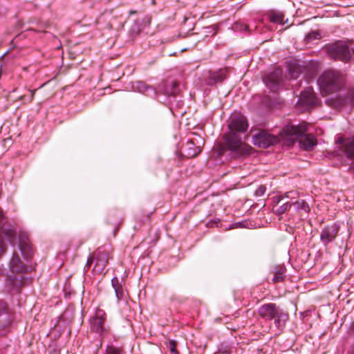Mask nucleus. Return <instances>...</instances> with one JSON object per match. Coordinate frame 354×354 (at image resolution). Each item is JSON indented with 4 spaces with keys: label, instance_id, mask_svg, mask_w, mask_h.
Masks as SVG:
<instances>
[{
    "label": "nucleus",
    "instance_id": "nucleus-1",
    "mask_svg": "<svg viewBox=\"0 0 354 354\" xmlns=\"http://www.w3.org/2000/svg\"><path fill=\"white\" fill-rule=\"evenodd\" d=\"M248 122L246 118L240 113H234L229 120V132L223 136L225 147L232 158H243L249 155L252 147L245 143L240 133L247 131Z\"/></svg>",
    "mask_w": 354,
    "mask_h": 354
},
{
    "label": "nucleus",
    "instance_id": "nucleus-2",
    "mask_svg": "<svg viewBox=\"0 0 354 354\" xmlns=\"http://www.w3.org/2000/svg\"><path fill=\"white\" fill-rule=\"evenodd\" d=\"M307 127L306 123H301L298 126L288 125L282 129L280 136L288 145H292L295 140H298L302 149L310 151L317 144V140L312 134L306 133Z\"/></svg>",
    "mask_w": 354,
    "mask_h": 354
},
{
    "label": "nucleus",
    "instance_id": "nucleus-3",
    "mask_svg": "<svg viewBox=\"0 0 354 354\" xmlns=\"http://www.w3.org/2000/svg\"><path fill=\"white\" fill-rule=\"evenodd\" d=\"M318 84L321 93L327 95L339 91L344 86V77L338 71L328 70L325 71L318 79Z\"/></svg>",
    "mask_w": 354,
    "mask_h": 354
},
{
    "label": "nucleus",
    "instance_id": "nucleus-4",
    "mask_svg": "<svg viewBox=\"0 0 354 354\" xmlns=\"http://www.w3.org/2000/svg\"><path fill=\"white\" fill-rule=\"evenodd\" d=\"M258 313L260 317L266 321L274 319L275 325L279 328L284 326V322L288 319V315L283 313L282 310L273 303L262 305L258 309Z\"/></svg>",
    "mask_w": 354,
    "mask_h": 354
},
{
    "label": "nucleus",
    "instance_id": "nucleus-5",
    "mask_svg": "<svg viewBox=\"0 0 354 354\" xmlns=\"http://www.w3.org/2000/svg\"><path fill=\"white\" fill-rule=\"evenodd\" d=\"M328 55L334 60L344 62H348L351 58V52L348 46L342 41H336L325 47Z\"/></svg>",
    "mask_w": 354,
    "mask_h": 354
},
{
    "label": "nucleus",
    "instance_id": "nucleus-6",
    "mask_svg": "<svg viewBox=\"0 0 354 354\" xmlns=\"http://www.w3.org/2000/svg\"><path fill=\"white\" fill-rule=\"evenodd\" d=\"M282 130L280 131L281 132ZM279 133V136H273L266 131H261L253 136V144L259 147L267 148L270 145H274L282 139Z\"/></svg>",
    "mask_w": 354,
    "mask_h": 354
},
{
    "label": "nucleus",
    "instance_id": "nucleus-7",
    "mask_svg": "<svg viewBox=\"0 0 354 354\" xmlns=\"http://www.w3.org/2000/svg\"><path fill=\"white\" fill-rule=\"evenodd\" d=\"M94 261H95L93 271L96 274H102L109 263V252L98 249L93 254Z\"/></svg>",
    "mask_w": 354,
    "mask_h": 354
},
{
    "label": "nucleus",
    "instance_id": "nucleus-8",
    "mask_svg": "<svg viewBox=\"0 0 354 354\" xmlns=\"http://www.w3.org/2000/svg\"><path fill=\"white\" fill-rule=\"evenodd\" d=\"M283 71L281 68H275L272 72L268 74L263 79L266 86L271 91H276L282 81Z\"/></svg>",
    "mask_w": 354,
    "mask_h": 354
},
{
    "label": "nucleus",
    "instance_id": "nucleus-9",
    "mask_svg": "<svg viewBox=\"0 0 354 354\" xmlns=\"http://www.w3.org/2000/svg\"><path fill=\"white\" fill-rule=\"evenodd\" d=\"M19 247L25 259L29 260L32 257L34 250L25 232H19Z\"/></svg>",
    "mask_w": 354,
    "mask_h": 354
},
{
    "label": "nucleus",
    "instance_id": "nucleus-10",
    "mask_svg": "<svg viewBox=\"0 0 354 354\" xmlns=\"http://www.w3.org/2000/svg\"><path fill=\"white\" fill-rule=\"evenodd\" d=\"M339 232V227L335 225L324 227L320 233V240L326 246L329 243L333 241Z\"/></svg>",
    "mask_w": 354,
    "mask_h": 354
},
{
    "label": "nucleus",
    "instance_id": "nucleus-11",
    "mask_svg": "<svg viewBox=\"0 0 354 354\" xmlns=\"http://www.w3.org/2000/svg\"><path fill=\"white\" fill-rule=\"evenodd\" d=\"M299 100L303 105L308 108L314 107L318 104V99L315 96L312 87H308L301 92Z\"/></svg>",
    "mask_w": 354,
    "mask_h": 354
},
{
    "label": "nucleus",
    "instance_id": "nucleus-12",
    "mask_svg": "<svg viewBox=\"0 0 354 354\" xmlns=\"http://www.w3.org/2000/svg\"><path fill=\"white\" fill-rule=\"evenodd\" d=\"M337 143L343 145L347 158L352 160L353 168L354 169V140H347L344 141L342 138L339 137L337 139Z\"/></svg>",
    "mask_w": 354,
    "mask_h": 354
},
{
    "label": "nucleus",
    "instance_id": "nucleus-13",
    "mask_svg": "<svg viewBox=\"0 0 354 354\" xmlns=\"http://www.w3.org/2000/svg\"><path fill=\"white\" fill-rule=\"evenodd\" d=\"M10 268L12 272L21 273L27 272V267L21 261L17 254H14L10 262Z\"/></svg>",
    "mask_w": 354,
    "mask_h": 354
},
{
    "label": "nucleus",
    "instance_id": "nucleus-14",
    "mask_svg": "<svg viewBox=\"0 0 354 354\" xmlns=\"http://www.w3.org/2000/svg\"><path fill=\"white\" fill-rule=\"evenodd\" d=\"M227 73V70L226 68L220 69L215 72H210L207 84L212 86L216 83L222 82L226 78Z\"/></svg>",
    "mask_w": 354,
    "mask_h": 354
},
{
    "label": "nucleus",
    "instance_id": "nucleus-15",
    "mask_svg": "<svg viewBox=\"0 0 354 354\" xmlns=\"http://www.w3.org/2000/svg\"><path fill=\"white\" fill-rule=\"evenodd\" d=\"M196 138L189 140L185 147V153L187 157L193 158L199 154L201 151V145H196Z\"/></svg>",
    "mask_w": 354,
    "mask_h": 354
},
{
    "label": "nucleus",
    "instance_id": "nucleus-16",
    "mask_svg": "<svg viewBox=\"0 0 354 354\" xmlns=\"http://www.w3.org/2000/svg\"><path fill=\"white\" fill-rule=\"evenodd\" d=\"M306 69V66L300 64L297 62L290 63L288 64V73L291 79H297L299 75L304 73Z\"/></svg>",
    "mask_w": 354,
    "mask_h": 354
},
{
    "label": "nucleus",
    "instance_id": "nucleus-17",
    "mask_svg": "<svg viewBox=\"0 0 354 354\" xmlns=\"http://www.w3.org/2000/svg\"><path fill=\"white\" fill-rule=\"evenodd\" d=\"M111 285L114 289L115 296L118 301L122 300L125 298V292L122 283L119 281L117 277H114L111 279Z\"/></svg>",
    "mask_w": 354,
    "mask_h": 354
},
{
    "label": "nucleus",
    "instance_id": "nucleus-18",
    "mask_svg": "<svg viewBox=\"0 0 354 354\" xmlns=\"http://www.w3.org/2000/svg\"><path fill=\"white\" fill-rule=\"evenodd\" d=\"M286 268L283 266H277L274 268L273 271L274 277L272 281L274 283L281 282L285 278V273Z\"/></svg>",
    "mask_w": 354,
    "mask_h": 354
},
{
    "label": "nucleus",
    "instance_id": "nucleus-19",
    "mask_svg": "<svg viewBox=\"0 0 354 354\" xmlns=\"http://www.w3.org/2000/svg\"><path fill=\"white\" fill-rule=\"evenodd\" d=\"M104 322L103 317L96 316L91 322V330L96 333H102L104 331Z\"/></svg>",
    "mask_w": 354,
    "mask_h": 354
},
{
    "label": "nucleus",
    "instance_id": "nucleus-20",
    "mask_svg": "<svg viewBox=\"0 0 354 354\" xmlns=\"http://www.w3.org/2000/svg\"><path fill=\"white\" fill-rule=\"evenodd\" d=\"M268 17L270 21L276 24H283L284 15L279 12L270 11L268 14Z\"/></svg>",
    "mask_w": 354,
    "mask_h": 354
},
{
    "label": "nucleus",
    "instance_id": "nucleus-21",
    "mask_svg": "<svg viewBox=\"0 0 354 354\" xmlns=\"http://www.w3.org/2000/svg\"><path fill=\"white\" fill-rule=\"evenodd\" d=\"M292 204L296 207L297 210H303L305 213H308L310 211L308 205L304 201H298Z\"/></svg>",
    "mask_w": 354,
    "mask_h": 354
},
{
    "label": "nucleus",
    "instance_id": "nucleus-22",
    "mask_svg": "<svg viewBox=\"0 0 354 354\" xmlns=\"http://www.w3.org/2000/svg\"><path fill=\"white\" fill-rule=\"evenodd\" d=\"M291 207V203L289 202H286L283 203L282 205L279 206L275 210L276 214L281 215L285 213L287 210H288Z\"/></svg>",
    "mask_w": 354,
    "mask_h": 354
},
{
    "label": "nucleus",
    "instance_id": "nucleus-23",
    "mask_svg": "<svg viewBox=\"0 0 354 354\" xmlns=\"http://www.w3.org/2000/svg\"><path fill=\"white\" fill-rule=\"evenodd\" d=\"M106 354H124V352L116 347L108 346L106 349Z\"/></svg>",
    "mask_w": 354,
    "mask_h": 354
},
{
    "label": "nucleus",
    "instance_id": "nucleus-24",
    "mask_svg": "<svg viewBox=\"0 0 354 354\" xmlns=\"http://www.w3.org/2000/svg\"><path fill=\"white\" fill-rule=\"evenodd\" d=\"M167 346L168 349L173 353H178V351L176 350V342L174 340L170 339L167 343Z\"/></svg>",
    "mask_w": 354,
    "mask_h": 354
},
{
    "label": "nucleus",
    "instance_id": "nucleus-25",
    "mask_svg": "<svg viewBox=\"0 0 354 354\" xmlns=\"http://www.w3.org/2000/svg\"><path fill=\"white\" fill-rule=\"evenodd\" d=\"M321 37L318 31H312L308 34L306 38L308 40L318 39Z\"/></svg>",
    "mask_w": 354,
    "mask_h": 354
},
{
    "label": "nucleus",
    "instance_id": "nucleus-26",
    "mask_svg": "<svg viewBox=\"0 0 354 354\" xmlns=\"http://www.w3.org/2000/svg\"><path fill=\"white\" fill-rule=\"evenodd\" d=\"M266 191V188L264 185H260L255 192V195L257 196H263Z\"/></svg>",
    "mask_w": 354,
    "mask_h": 354
},
{
    "label": "nucleus",
    "instance_id": "nucleus-27",
    "mask_svg": "<svg viewBox=\"0 0 354 354\" xmlns=\"http://www.w3.org/2000/svg\"><path fill=\"white\" fill-rule=\"evenodd\" d=\"M346 100H348L351 104H354V89L348 91Z\"/></svg>",
    "mask_w": 354,
    "mask_h": 354
},
{
    "label": "nucleus",
    "instance_id": "nucleus-28",
    "mask_svg": "<svg viewBox=\"0 0 354 354\" xmlns=\"http://www.w3.org/2000/svg\"><path fill=\"white\" fill-rule=\"evenodd\" d=\"M93 261H94V259H93V256L89 257L88 258L87 262H86V265L84 266V270H88L90 268V267H91V264L93 263Z\"/></svg>",
    "mask_w": 354,
    "mask_h": 354
},
{
    "label": "nucleus",
    "instance_id": "nucleus-29",
    "mask_svg": "<svg viewBox=\"0 0 354 354\" xmlns=\"http://www.w3.org/2000/svg\"><path fill=\"white\" fill-rule=\"evenodd\" d=\"M6 310H7L6 304L3 301H0V315L3 313H6Z\"/></svg>",
    "mask_w": 354,
    "mask_h": 354
},
{
    "label": "nucleus",
    "instance_id": "nucleus-30",
    "mask_svg": "<svg viewBox=\"0 0 354 354\" xmlns=\"http://www.w3.org/2000/svg\"><path fill=\"white\" fill-rule=\"evenodd\" d=\"M6 250V245L3 240L0 239V256Z\"/></svg>",
    "mask_w": 354,
    "mask_h": 354
},
{
    "label": "nucleus",
    "instance_id": "nucleus-31",
    "mask_svg": "<svg viewBox=\"0 0 354 354\" xmlns=\"http://www.w3.org/2000/svg\"><path fill=\"white\" fill-rule=\"evenodd\" d=\"M9 281L10 282V284L12 286H17V283L16 282V278L15 277H9Z\"/></svg>",
    "mask_w": 354,
    "mask_h": 354
},
{
    "label": "nucleus",
    "instance_id": "nucleus-32",
    "mask_svg": "<svg viewBox=\"0 0 354 354\" xmlns=\"http://www.w3.org/2000/svg\"><path fill=\"white\" fill-rule=\"evenodd\" d=\"M35 91L36 90H34V91L29 90V91L30 92V96L29 99L27 100L28 102H30L33 100Z\"/></svg>",
    "mask_w": 354,
    "mask_h": 354
},
{
    "label": "nucleus",
    "instance_id": "nucleus-33",
    "mask_svg": "<svg viewBox=\"0 0 354 354\" xmlns=\"http://www.w3.org/2000/svg\"><path fill=\"white\" fill-rule=\"evenodd\" d=\"M296 194H297V193L295 192H287L286 194V198H290L291 195H296Z\"/></svg>",
    "mask_w": 354,
    "mask_h": 354
},
{
    "label": "nucleus",
    "instance_id": "nucleus-34",
    "mask_svg": "<svg viewBox=\"0 0 354 354\" xmlns=\"http://www.w3.org/2000/svg\"><path fill=\"white\" fill-rule=\"evenodd\" d=\"M19 100H25L26 96L25 95H21L19 98Z\"/></svg>",
    "mask_w": 354,
    "mask_h": 354
},
{
    "label": "nucleus",
    "instance_id": "nucleus-35",
    "mask_svg": "<svg viewBox=\"0 0 354 354\" xmlns=\"http://www.w3.org/2000/svg\"><path fill=\"white\" fill-rule=\"evenodd\" d=\"M136 12H136V10H130V11H129V15H134V14H136Z\"/></svg>",
    "mask_w": 354,
    "mask_h": 354
},
{
    "label": "nucleus",
    "instance_id": "nucleus-36",
    "mask_svg": "<svg viewBox=\"0 0 354 354\" xmlns=\"http://www.w3.org/2000/svg\"><path fill=\"white\" fill-rule=\"evenodd\" d=\"M281 200H282V198L281 196L277 197V203H279Z\"/></svg>",
    "mask_w": 354,
    "mask_h": 354
},
{
    "label": "nucleus",
    "instance_id": "nucleus-37",
    "mask_svg": "<svg viewBox=\"0 0 354 354\" xmlns=\"http://www.w3.org/2000/svg\"><path fill=\"white\" fill-rule=\"evenodd\" d=\"M199 140L201 141V142L203 143V140H202L200 138H198Z\"/></svg>",
    "mask_w": 354,
    "mask_h": 354
},
{
    "label": "nucleus",
    "instance_id": "nucleus-38",
    "mask_svg": "<svg viewBox=\"0 0 354 354\" xmlns=\"http://www.w3.org/2000/svg\"><path fill=\"white\" fill-rule=\"evenodd\" d=\"M173 84H174V86H175L177 85V84H176V83H173Z\"/></svg>",
    "mask_w": 354,
    "mask_h": 354
}]
</instances>
